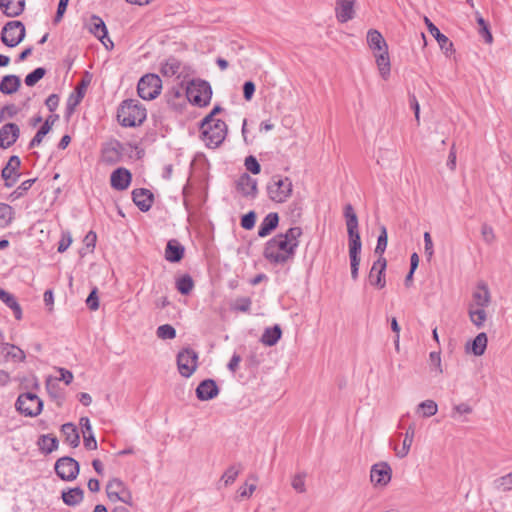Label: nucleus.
Instances as JSON below:
<instances>
[{"label":"nucleus","instance_id":"f257e3e1","mask_svg":"<svg viewBox=\"0 0 512 512\" xmlns=\"http://www.w3.org/2000/svg\"><path fill=\"white\" fill-rule=\"evenodd\" d=\"M302 234V228L295 226L275 235L264 246V258L274 265L286 264L294 258Z\"/></svg>","mask_w":512,"mask_h":512},{"label":"nucleus","instance_id":"f03ea898","mask_svg":"<svg viewBox=\"0 0 512 512\" xmlns=\"http://www.w3.org/2000/svg\"><path fill=\"white\" fill-rule=\"evenodd\" d=\"M344 217L346 219V226L348 232V246L350 266L360 265L361 253V238L358 231V218L351 204H346L344 207Z\"/></svg>","mask_w":512,"mask_h":512},{"label":"nucleus","instance_id":"7ed1b4c3","mask_svg":"<svg viewBox=\"0 0 512 512\" xmlns=\"http://www.w3.org/2000/svg\"><path fill=\"white\" fill-rule=\"evenodd\" d=\"M201 138L209 148H217L227 135V125L224 121L207 115L201 122Z\"/></svg>","mask_w":512,"mask_h":512},{"label":"nucleus","instance_id":"20e7f679","mask_svg":"<svg viewBox=\"0 0 512 512\" xmlns=\"http://www.w3.org/2000/svg\"><path fill=\"white\" fill-rule=\"evenodd\" d=\"M145 107L136 99L124 100L118 108L117 117L124 127L141 125L146 119Z\"/></svg>","mask_w":512,"mask_h":512},{"label":"nucleus","instance_id":"39448f33","mask_svg":"<svg viewBox=\"0 0 512 512\" xmlns=\"http://www.w3.org/2000/svg\"><path fill=\"white\" fill-rule=\"evenodd\" d=\"M266 189L271 201L284 203L291 196L293 185L288 177L275 175L268 182Z\"/></svg>","mask_w":512,"mask_h":512},{"label":"nucleus","instance_id":"423d86ee","mask_svg":"<svg viewBox=\"0 0 512 512\" xmlns=\"http://www.w3.org/2000/svg\"><path fill=\"white\" fill-rule=\"evenodd\" d=\"M186 95L189 101L199 107L209 104L212 97L210 84L204 80H192L187 86Z\"/></svg>","mask_w":512,"mask_h":512},{"label":"nucleus","instance_id":"0eeeda50","mask_svg":"<svg viewBox=\"0 0 512 512\" xmlns=\"http://www.w3.org/2000/svg\"><path fill=\"white\" fill-rule=\"evenodd\" d=\"M162 81L156 74H146L142 76L137 85L139 97L144 100H153L161 92Z\"/></svg>","mask_w":512,"mask_h":512},{"label":"nucleus","instance_id":"6e6552de","mask_svg":"<svg viewBox=\"0 0 512 512\" xmlns=\"http://www.w3.org/2000/svg\"><path fill=\"white\" fill-rule=\"evenodd\" d=\"M16 409L23 415L35 417L43 409L42 400L34 393L27 392L20 394L16 401Z\"/></svg>","mask_w":512,"mask_h":512},{"label":"nucleus","instance_id":"1a4fd4ad","mask_svg":"<svg viewBox=\"0 0 512 512\" xmlns=\"http://www.w3.org/2000/svg\"><path fill=\"white\" fill-rule=\"evenodd\" d=\"M25 32L21 21H9L2 28L1 40L8 47H16L24 39Z\"/></svg>","mask_w":512,"mask_h":512},{"label":"nucleus","instance_id":"9d476101","mask_svg":"<svg viewBox=\"0 0 512 512\" xmlns=\"http://www.w3.org/2000/svg\"><path fill=\"white\" fill-rule=\"evenodd\" d=\"M106 493L111 501H120L129 506L133 505V498L130 490L119 478H113L106 485Z\"/></svg>","mask_w":512,"mask_h":512},{"label":"nucleus","instance_id":"9b49d317","mask_svg":"<svg viewBox=\"0 0 512 512\" xmlns=\"http://www.w3.org/2000/svg\"><path fill=\"white\" fill-rule=\"evenodd\" d=\"M198 354L191 348L181 350L177 355L179 373L189 378L197 369Z\"/></svg>","mask_w":512,"mask_h":512},{"label":"nucleus","instance_id":"f8f14e48","mask_svg":"<svg viewBox=\"0 0 512 512\" xmlns=\"http://www.w3.org/2000/svg\"><path fill=\"white\" fill-rule=\"evenodd\" d=\"M79 463L69 456L59 458L55 463V472L64 481H72L79 474Z\"/></svg>","mask_w":512,"mask_h":512},{"label":"nucleus","instance_id":"ddd939ff","mask_svg":"<svg viewBox=\"0 0 512 512\" xmlns=\"http://www.w3.org/2000/svg\"><path fill=\"white\" fill-rule=\"evenodd\" d=\"M21 160L18 156L13 155L9 158L7 164L1 171V177L4 180V185L7 188L13 187L20 177L19 168Z\"/></svg>","mask_w":512,"mask_h":512},{"label":"nucleus","instance_id":"4468645a","mask_svg":"<svg viewBox=\"0 0 512 512\" xmlns=\"http://www.w3.org/2000/svg\"><path fill=\"white\" fill-rule=\"evenodd\" d=\"M387 267V261L384 257H378V259L373 263L369 275L368 280L372 286L377 287L378 289H383L386 285L385 279V270Z\"/></svg>","mask_w":512,"mask_h":512},{"label":"nucleus","instance_id":"2eb2a0df","mask_svg":"<svg viewBox=\"0 0 512 512\" xmlns=\"http://www.w3.org/2000/svg\"><path fill=\"white\" fill-rule=\"evenodd\" d=\"M392 477V469L387 462H379L371 467L370 480L374 485L385 486Z\"/></svg>","mask_w":512,"mask_h":512},{"label":"nucleus","instance_id":"dca6fc26","mask_svg":"<svg viewBox=\"0 0 512 512\" xmlns=\"http://www.w3.org/2000/svg\"><path fill=\"white\" fill-rule=\"evenodd\" d=\"M89 31L101 41V43L108 47V43L113 47V42L108 37V30L106 24L97 15H92L90 18Z\"/></svg>","mask_w":512,"mask_h":512},{"label":"nucleus","instance_id":"f3484780","mask_svg":"<svg viewBox=\"0 0 512 512\" xmlns=\"http://www.w3.org/2000/svg\"><path fill=\"white\" fill-rule=\"evenodd\" d=\"M20 135L19 126L15 123H7L0 128V148L7 149L12 146Z\"/></svg>","mask_w":512,"mask_h":512},{"label":"nucleus","instance_id":"a211bd4d","mask_svg":"<svg viewBox=\"0 0 512 512\" xmlns=\"http://www.w3.org/2000/svg\"><path fill=\"white\" fill-rule=\"evenodd\" d=\"M236 189L245 197L255 198L258 193L257 181L249 174L244 173L237 180Z\"/></svg>","mask_w":512,"mask_h":512},{"label":"nucleus","instance_id":"6ab92c4d","mask_svg":"<svg viewBox=\"0 0 512 512\" xmlns=\"http://www.w3.org/2000/svg\"><path fill=\"white\" fill-rule=\"evenodd\" d=\"M132 199L140 211L147 212L152 207L154 197L150 190L138 188L132 191Z\"/></svg>","mask_w":512,"mask_h":512},{"label":"nucleus","instance_id":"aec40b11","mask_svg":"<svg viewBox=\"0 0 512 512\" xmlns=\"http://www.w3.org/2000/svg\"><path fill=\"white\" fill-rule=\"evenodd\" d=\"M355 0H337L335 6L336 18L340 23H346L354 18Z\"/></svg>","mask_w":512,"mask_h":512},{"label":"nucleus","instance_id":"412c9836","mask_svg":"<svg viewBox=\"0 0 512 512\" xmlns=\"http://www.w3.org/2000/svg\"><path fill=\"white\" fill-rule=\"evenodd\" d=\"M219 394V388L213 379H205L196 388V396L201 401H208Z\"/></svg>","mask_w":512,"mask_h":512},{"label":"nucleus","instance_id":"4be33fe9","mask_svg":"<svg viewBox=\"0 0 512 512\" xmlns=\"http://www.w3.org/2000/svg\"><path fill=\"white\" fill-rule=\"evenodd\" d=\"M132 175L126 168H117L110 177L112 188L118 191L126 190L131 183Z\"/></svg>","mask_w":512,"mask_h":512},{"label":"nucleus","instance_id":"5701e85b","mask_svg":"<svg viewBox=\"0 0 512 512\" xmlns=\"http://www.w3.org/2000/svg\"><path fill=\"white\" fill-rule=\"evenodd\" d=\"M121 143L117 140L107 143L102 149V161L106 164H116L121 158Z\"/></svg>","mask_w":512,"mask_h":512},{"label":"nucleus","instance_id":"b1692460","mask_svg":"<svg viewBox=\"0 0 512 512\" xmlns=\"http://www.w3.org/2000/svg\"><path fill=\"white\" fill-rule=\"evenodd\" d=\"M472 298V303L469 306L488 307L491 302V295L487 284L480 282L473 292Z\"/></svg>","mask_w":512,"mask_h":512},{"label":"nucleus","instance_id":"393cba45","mask_svg":"<svg viewBox=\"0 0 512 512\" xmlns=\"http://www.w3.org/2000/svg\"><path fill=\"white\" fill-rule=\"evenodd\" d=\"M425 24L430 32V34L436 39L441 50L448 55L453 51V43L449 40V38L440 32V30L427 18L425 17Z\"/></svg>","mask_w":512,"mask_h":512},{"label":"nucleus","instance_id":"a878e982","mask_svg":"<svg viewBox=\"0 0 512 512\" xmlns=\"http://www.w3.org/2000/svg\"><path fill=\"white\" fill-rule=\"evenodd\" d=\"M367 44L373 54L388 49V45L382 34L376 29H370L367 32Z\"/></svg>","mask_w":512,"mask_h":512},{"label":"nucleus","instance_id":"bb28decb","mask_svg":"<svg viewBox=\"0 0 512 512\" xmlns=\"http://www.w3.org/2000/svg\"><path fill=\"white\" fill-rule=\"evenodd\" d=\"M0 8L7 17H17L24 11L25 0H0Z\"/></svg>","mask_w":512,"mask_h":512},{"label":"nucleus","instance_id":"cd10ccee","mask_svg":"<svg viewBox=\"0 0 512 512\" xmlns=\"http://www.w3.org/2000/svg\"><path fill=\"white\" fill-rule=\"evenodd\" d=\"M279 223V216L275 212H271L267 214L262 222L260 223L258 229V236L264 238L271 234L273 230H275Z\"/></svg>","mask_w":512,"mask_h":512},{"label":"nucleus","instance_id":"c85d7f7f","mask_svg":"<svg viewBox=\"0 0 512 512\" xmlns=\"http://www.w3.org/2000/svg\"><path fill=\"white\" fill-rule=\"evenodd\" d=\"M184 256V247L175 239L168 241L165 259L171 263L179 262Z\"/></svg>","mask_w":512,"mask_h":512},{"label":"nucleus","instance_id":"c756f323","mask_svg":"<svg viewBox=\"0 0 512 512\" xmlns=\"http://www.w3.org/2000/svg\"><path fill=\"white\" fill-rule=\"evenodd\" d=\"M375 57L376 65L378 67L380 76L387 80L390 76L391 63L389 58L388 49L373 54Z\"/></svg>","mask_w":512,"mask_h":512},{"label":"nucleus","instance_id":"7c9ffc66","mask_svg":"<svg viewBox=\"0 0 512 512\" xmlns=\"http://www.w3.org/2000/svg\"><path fill=\"white\" fill-rule=\"evenodd\" d=\"M414 435H415V426H414V424H411L406 429L402 446L400 448H398V447L394 448L396 456L398 458L402 459L408 455L411 445L413 443Z\"/></svg>","mask_w":512,"mask_h":512},{"label":"nucleus","instance_id":"2f4dec72","mask_svg":"<svg viewBox=\"0 0 512 512\" xmlns=\"http://www.w3.org/2000/svg\"><path fill=\"white\" fill-rule=\"evenodd\" d=\"M488 338L486 333L481 332L479 333L471 343H467L466 350L471 352L475 356H481L484 354L486 348H487Z\"/></svg>","mask_w":512,"mask_h":512},{"label":"nucleus","instance_id":"473e14b6","mask_svg":"<svg viewBox=\"0 0 512 512\" xmlns=\"http://www.w3.org/2000/svg\"><path fill=\"white\" fill-rule=\"evenodd\" d=\"M21 85L20 78L16 75H6L0 82V92L3 94H13L18 91Z\"/></svg>","mask_w":512,"mask_h":512},{"label":"nucleus","instance_id":"72a5a7b5","mask_svg":"<svg viewBox=\"0 0 512 512\" xmlns=\"http://www.w3.org/2000/svg\"><path fill=\"white\" fill-rule=\"evenodd\" d=\"M61 431L65 437V442L73 448L77 447L80 443V436L77 427L72 423H65L62 425Z\"/></svg>","mask_w":512,"mask_h":512},{"label":"nucleus","instance_id":"f704fd0d","mask_svg":"<svg viewBox=\"0 0 512 512\" xmlns=\"http://www.w3.org/2000/svg\"><path fill=\"white\" fill-rule=\"evenodd\" d=\"M84 491L80 487L62 492V500L66 505L75 506L83 501Z\"/></svg>","mask_w":512,"mask_h":512},{"label":"nucleus","instance_id":"c9c22d12","mask_svg":"<svg viewBox=\"0 0 512 512\" xmlns=\"http://www.w3.org/2000/svg\"><path fill=\"white\" fill-rule=\"evenodd\" d=\"M282 331L278 325L268 327L264 330L261 336V342L266 346L275 345L281 338Z\"/></svg>","mask_w":512,"mask_h":512},{"label":"nucleus","instance_id":"e433bc0d","mask_svg":"<svg viewBox=\"0 0 512 512\" xmlns=\"http://www.w3.org/2000/svg\"><path fill=\"white\" fill-rule=\"evenodd\" d=\"M0 300L13 311L17 320L22 319V309L13 294L4 290L3 293H1Z\"/></svg>","mask_w":512,"mask_h":512},{"label":"nucleus","instance_id":"4c0bfd02","mask_svg":"<svg viewBox=\"0 0 512 512\" xmlns=\"http://www.w3.org/2000/svg\"><path fill=\"white\" fill-rule=\"evenodd\" d=\"M486 307H473L469 306L468 314L471 322L477 327L481 328L487 319Z\"/></svg>","mask_w":512,"mask_h":512},{"label":"nucleus","instance_id":"58836bf2","mask_svg":"<svg viewBox=\"0 0 512 512\" xmlns=\"http://www.w3.org/2000/svg\"><path fill=\"white\" fill-rule=\"evenodd\" d=\"M175 284L176 289L183 295H188L194 288V281L188 274L178 277Z\"/></svg>","mask_w":512,"mask_h":512},{"label":"nucleus","instance_id":"ea45409f","mask_svg":"<svg viewBox=\"0 0 512 512\" xmlns=\"http://www.w3.org/2000/svg\"><path fill=\"white\" fill-rule=\"evenodd\" d=\"M180 62L176 58L167 59L161 66V73L165 77H173L179 73Z\"/></svg>","mask_w":512,"mask_h":512},{"label":"nucleus","instance_id":"a19ab883","mask_svg":"<svg viewBox=\"0 0 512 512\" xmlns=\"http://www.w3.org/2000/svg\"><path fill=\"white\" fill-rule=\"evenodd\" d=\"M241 470L242 467L240 464L231 465L225 470L220 481L224 483V486H230L235 482Z\"/></svg>","mask_w":512,"mask_h":512},{"label":"nucleus","instance_id":"79ce46f5","mask_svg":"<svg viewBox=\"0 0 512 512\" xmlns=\"http://www.w3.org/2000/svg\"><path fill=\"white\" fill-rule=\"evenodd\" d=\"M493 487L500 492H507L512 490V471L496 478L493 481Z\"/></svg>","mask_w":512,"mask_h":512},{"label":"nucleus","instance_id":"37998d69","mask_svg":"<svg viewBox=\"0 0 512 512\" xmlns=\"http://www.w3.org/2000/svg\"><path fill=\"white\" fill-rule=\"evenodd\" d=\"M40 449L49 454L58 448V440L56 437L50 435H42L38 441Z\"/></svg>","mask_w":512,"mask_h":512},{"label":"nucleus","instance_id":"c03bdc74","mask_svg":"<svg viewBox=\"0 0 512 512\" xmlns=\"http://www.w3.org/2000/svg\"><path fill=\"white\" fill-rule=\"evenodd\" d=\"M14 218L13 208L5 203H0V228L7 227Z\"/></svg>","mask_w":512,"mask_h":512},{"label":"nucleus","instance_id":"a18cd8bd","mask_svg":"<svg viewBox=\"0 0 512 512\" xmlns=\"http://www.w3.org/2000/svg\"><path fill=\"white\" fill-rule=\"evenodd\" d=\"M36 178L28 179L23 181L11 194L10 199L16 200L24 196L27 191L32 187V185L35 183Z\"/></svg>","mask_w":512,"mask_h":512},{"label":"nucleus","instance_id":"49530a36","mask_svg":"<svg viewBox=\"0 0 512 512\" xmlns=\"http://www.w3.org/2000/svg\"><path fill=\"white\" fill-rule=\"evenodd\" d=\"M477 23L479 25V34L484 38L485 42L490 44L493 41L492 34L489 29V24L484 20L481 15H477Z\"/></svg>","mask_w":512,"mask_h":512},{"label":"nucleus","instance_id":"de8ad7c7","mask_svg":"<svg viewBox=\"0 0 512 512\" xmlns=\"http://www.w3.org/2000/svg\"><path fill=\"white\" fill-rule=\"evenodd\" d=\"M45 74L46 69L43 67H38L25 77V84L29 87H32L38 81H40L45 76Z\"/></svg>","mask_w":512,"mask_h":512},{"label":"nucleus","instance_id":"09e8293b","mask_svg":"<svg viewBox=\"0 0 512 512\" xmlns=\"http://www.w3.org/2000/svg\"><path fill=\"white\" fill-rule=\"evenodd\" d=\"M252 301L249 297H239L231 304V309L239 312H249Z\"/></svg>","mask_w":512,"mask_h":512},{"label":"nucleus","instance_id":"8fccbe9b","mask_svg":"<svg viewBox=\"0 0 512 512\" xmlns=\"http://www.w3.org/2000/svg\"><path fill=\"white\" fill-rule=\"evenodd\" d=\"M4 350L6 351L7 356L11 357L15 361L23 362L26 358L24 351L15 345L7 344L4 347Z\"/></svg>","mask_w":512,"mask_h":512},{"label":"nucleus","instance_id":"3c124183","mask_svg":"<svg viewBox=\"0 0 512 512\" xmlns=\"http://www.w3.org/2000/svg\"><path fill=\"white\" fill-rule=\"evenodd\" d=\"M387 247V230L385 226L381 227L380 235L377 239V245L375 247V254H377L379 257H383V254Z\"/></svg>","mask_w":512,"mask_h":512},{"label":"nucleus","instance_id":"603ef678","mask_svg":"<svg viewBox=\"0 0 512 512\" xmlns=\"http://www.w3.org/2000/svg\"><path fill=\"white\" fill-rule=\"evenodd\" d=\"M156 335L158 338L163 340L174 339L176 337V330L173 326L164 324L157 328Z\"/></svg>","mask_w":512,"mask_h":512},{"label":"nucleus","instance_id":"864d4df0","mask_svg":"<svg viewBox=\"0 0 512 512\" xmlns=\"http://www.w3.org/2000/svg\"><path fill=\"white\" fill-rule=\"evenodd\" d=\"M249 479L253 480V483H251V484L245 483L238 490L239 496L242 497V498H249V497H251L252 494L254 493V491L256 490L255 482L257 481V476L254 475V474H251L249 476Z\"/></svg>","mask_w":512,"mask_h":512},{"label":"nucleus","instance_id":"5fc2aeb1","mask_svg":"<svg viewBox=\"0 0 512 512\" xmlns=\"http://www.w3.org/2000/svg\"><path fill=\"white\" fill-rule=\"evenodd\" d=\"M419 409L423 410V417H431L438 411V406L433 400H425L418 405Z\"/></svg>","mask_w":512,"mask_h":512},{"label":"nucleus","instance_id":"6e6d98bb","mask_svg":"<svg viewBox=\"0 0 512 512\" xmlns=\"http://www.w3.org/2000/svg\"><path fill=\"white\" fill-rule=\"evenodd\" d=\"M84 94L81 89H77L76 93H72L67 100V112L72 114L75 107L81 102Z\"/></svg>","mask_w":512,"mask_h":512},{"label":"nucleus","instance_id":"4d7b16f0","mask_svg":"<svg viewBox=\"0 0 512 512\" xmlns=\"http://www.w3.org/2000/svg\"><path fill=\"white\" fill-rule=\"evenodd\" d=\"M305 476V473H298L292 479L291 485L298 493L306 492Z\"/></svg>","mask_w":512,"mask_h":512},{"label":"nucleus","instance_id":"13d9d810","mask_svg":"<svg viewBox=\"0 0 512 512\" xmlns=\"http://www.w3.org/2000/svg\"><path fill=\"white\" fill-rule=\"evenodd\" d=\"M49 127L48 125H42L35 136L32 138V140L29 143V148H34L41 144L44 136L49 133Z\"/></svg>","mask_w":512,"mask_h":512},{"label":"nucleus","instance_id":"bf43d9fd","mask_svg":"<svg viewBox=\"0 0 512 512\" xmlns=\"http://www.w3.org/2000/svg\"><path fill=\"white\" fill-rule=\"evenodd\" d=\"M255 221L256 213L254 211H249L247 214L242 216L241 227L246 230H251L255 226Z\"/></svg>","mask_w":512,"mask_h":512},{"label":"nucleus","instance_id":"052dcab7","mask_svg":"<svg viewBox=\"0 0 512 512\" xmlns=\"http://www.w3.org/2000/svg\"><path fill=\"white\" fill-rule=\"evenodd\" d=\"M245 167L248 171H250L253 174H259L261 171V166L253 156H248L245 159Z\"/></svg>","mask_w":512,"mask_h":512},{"label":"nucleus","instance_id":"680f3d73","mask_svg":"<svg viewBox=\"0 0 512 512\" xmlns=\"http://www.w3.org/2000/svg\"><path fill=\"white\" fill-rule=\"evenodd\" d=\"M481 234L484 241L488 244H491L495 240V234L493 228L488 224H483L481 227Z\"/></svg>","mask_w":512,"mask_h":512},{"label":"nucleus","instance_id":"e2e57ef3","mask_svg":"<svg viewBox=\"0 0 512 512\" xmlns=\"http://www.w3.org/2000/svg\"><path fill=\"white\" fill-rule=\"evenodd\" d=\"M86 304L90 310H97L99 308V300L97 296V289H93L91 293L89 294Z\"/></svg>","mask_w":512,"mask_h":512},{"label":"nucleus","instance_id":"0e129e2a","mask_svg":"<svg viewBox=\"0 0 512 512\" xmlns=\"http://www.w3.org/2000/svg\"><path fill=\"white\" fill-rule=\"evenodd\" d=\"M68 3H69V0H59V3H58V8H57V12H56V15L54 17V22L55 23H58L61 21L66 9H67V6H68Z\"/></svg>","mask_w":512,"mask_h":512},{"label":"nucleus","instance_id":"69168bd1","mask_svg":"<svg viewBox=\"0 0 512 512\" xmlns=\"http://www.w3.org/2000/svg\"><path fill=\"white\" fill-rule=\"evenodd\" d=\"M431 365L435 366L436 371L441 374L443 372L441 365V356L439 352H431L429 355Z\"/></svg>","mask_w":512,"mask_h":512},{"label":"nucleus","instance_id":"338daca9","mask_svg":"<svg viewBox=\"0 0 512 512\" xmlns=\"http://www.w3.org/2000/svg\"><path fill=\"white\" fill-rule=\"evenodd\" d=\"M45 105L50 112H54L59 105V96L57 94H51L45 101Z\"/></svg>","mask_w":512,"mask_h":512},{"label":"nucleus","instance_id":"774afa93","mask_svg":"<svg viewBox=\"0 0 512 512\" xmlns=\"http://www.w3.org/2000/svg\"><path fill=\"white\" fill-rule=\"evenodd\" d=\"M255 92V84L252 81H247L243 85V95L246 100H251Z\"/></svg>","mask_w":512,"mask_h":512}]
</instances>
